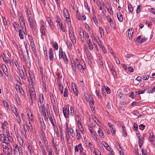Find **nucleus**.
I'll return each instance as SVG.
<instances>
[{
	"label": "nucleus",
	"instance_id": "obj_1",
	"mask_svg": "<svg viewBox=\"0 0 155 155\" xmlns=\"http://www.w3.org/2000/svg\"><path fill=\"white\" fill-rule=\"evenodd\" d=\"M38 107L40 112L43 113V114L44 113L45 116H48L49 115L50 110L48 104H46V107L45 105L44 104L42 105V106L41 107L39 104L38 103Z\"/></svg>",
	"mask_w": 155,
	"mask_h": 155
},
{
	"label": "nucleus",
	"instance_id": "obj_2",
	"mask_svg": "<svg viewBox=\"0 0 155 155\" xmlns=\"http://www.w3.org/2000/svg\"><path fill=\"white\" fill-rule=\"evenodd\" d=\"M76 64H77L76 67L79 70L83 69L84 70L86 68L85 63L84 60L82 59L79 60L76 58L75 60Z\"/></svg>",
	"mask_w": 155,
	"mask_h": 155
},
{
	"label": "nucleus",
	"instance_id": "obj_3",
	"mask_svg": "<svg viewBox=\"0 0 155 155\" xmlns=\"http://www.w3.org/2000/svg\"><path fill=\"white\" fill-rule=\"evenodd\" d=\"M18 15L19 18V20L20 22V25H21L22 29H23V28H25V22H24V18L23 17L22 14L20 12H18Z\"/></svg>",
	"mask_w": 155,
	"mask_h": 155
},
{
	"label": "nucleus",
	"instance_id": "obj_4",
	"mask_svg": "<svg viewBox=\"0 0 155 155\" xmlns=\"http://www.w3.org/2000/svg\"><path fill=\"white\" fill-rule=\"evenodd\" d=\"M31 97V103L32 104V98H33L35 100H36V93L34 88H31L29 91Z\"/></svg>",
	"mask_w": 155,
	"mask_h": 155
},
{
	"label": "nucleus",
	"instance_id": "obj_5",
	"mask_svg": "<svg viewBox=\"0 0 155 155\" xmlns=\"http://www.w3.org/2000/svg\"><path fill=\"white\" fill-rule=\"evenodd\" d=\"M86 57H87V61L88 62V64L91 66L92 65V63L91 60L92 59V58L91 54L89 51H88L86 53Z\"/></svg>",
	"mask_w": 155,
	"mask_h": 155
},
{
	"label": "nucleus",
	"instance_id": "obj_6",
	"mask_svg": "<svg viewBox=\"0 0 155 155\" xmlns=\"http://www.w3.org/2000/svg\"><path fill=\"white\" fill-rule=\"evenodd\" d=\"M46 30V28L45 26V24L44 22H43L41 23L40 30L41 33L43 36L45 35Z\"/></svg>",
	"mask_w": 155,
	"mask_h": 155
},
{
	"label": "nucleus",
	"instance_id": "obj_7",
	"mask_svg": "<svg viewBox=\"0 0 155 155\" xmlns=\"http://www.w3.org/2000/svg\"><path fill=\"white\" fill-rule=\"evenodd\" d=\"M2 147L3 148V152L5 154H6V150L7 148H8H8H9V147L8 144L6 142H3L2 143Z\"/></svg>",
	"mask_w": 155,
	"mask_h": 155
},
{
	"label": "nucleus",
	"instance_id": "obj_8",
	"mask_svg": "<svg viewBox=\"0 0 155 155\" xmlns=\"http://www.w3.org/2000/svg\"><path fill=\"white\" fill-rule=\"evenodd\" d=\"M63 111L65 117L66 118L69 117L70 112L69 109L63 108Z\"/></svg>",
	"mask_w": 155,
	"mask_h": 155
},
{
	"label": "nucleus",
	"instance_id": "obj_9",
	"mask_svg": "<svg viewBox=\"0 0 155 155\" xmlns=\"http://www.w3.org/2000/svg\"><path fill=\"white\" fill-rule=\"evenodd\" d=\"M28 20L29 23V26L32 29V30H34V24L32 18L30 16H28Z\"/></svg>",
	"mask_w": 155,
	"mask_h": 155
},
{
	"label": "nucleus",
	"instance_id": "obj_10",
	"mask_svg": "<svg viewBox=\"0 0 155 155\" xmlns=\"http://www.w3.org/2000/svg\"><path fill=\"white\" fill-rule=\"evenodd\" d=\"M49 118L50 121L53 127L54 130H55L57 128V126L56 123L54 120L53 118L51 116H48Z\"/></svg>",
	"mask_w": 155,
	"mask_h": 155
},
{
	"label": "nucleus",
	"instance_id": "obj_11",
	"mask_svg": "<svg viewBox=\"0 0 155 155\" xmlns=\"http://www.w3.org/2000/svg\"><path fill=\"white\" fill-rule=\"evenodd\" d=\"M48 55L50 60L52 61L53 59V52L52 48L49 49Z\"/></svg>",
	"mask_w": 155,
	"mask_h": 155
},
{
	"label": "nucleus",
	"instance_id": "obj_12",
	"mask_svg": "<svg viewBox=\"0 0 155 155\" xmlns=\"http://www.w3.org/2000/svg\"><path fill=\"white\" fill-rule=\"evenodd\" d=\"M72 90L74 93V95L77 96L78 94V91L77 87L76 85L74 84H72Z\"/></svg>",
	"mask_w": 155,
	"mask_h": 155
},
{
	"label": "nucleus",
	"instance_id": "obj_13",
	"mask_svg": "<svg viewBox=\"0 0 155 155\" xmlns=\"http://www.w3.org/2000/svg\"><path fill=\"white\" fill-rule=\"evenodd\" d=\"M84 96L86 100L88 101H91L93 100L92 97L90 95H89L87 93L84 94Z\"/></svg>",
	"mask_w": 155,
	"mask_h": 155
},
{
	"label": "nucleus",
	"instance_id": "obj_14",
	"mask_svg": "<svg viewBox=\"0 0 155 155\" xmlns=\"http://www.w3.org/2000/svg\"><path fill=\"white\" fill-rule=\"evenodd\" d=\"M63 12L64 16L66 18H67L68 17H70L68 11L66 9L64 8L63 10Z\"/></svg>",
	"mask_w": 155,
	"mask_h": 155
},
{
	"label": "nucleus",
	"instance_id": "obj_15",
	"mask_svg": "<svg viewBox=\"0 0 155 155\" xmlns=\"http://www.w3.org/2000/svg\"><path fill=\"white\" fill-rule=\"evenodd\" d=\"M44 100V97L43 95L42 94H40L39 101H38V104L39 103L40 105V106L41 107L42 106L41 104L43 103Z\"/></svg>",
	"mask_w": 155,
	"mask_h": 155
},
{
	"label": "nucleus",
	"instance_id": "obj_16",
	"mask_svg": "<svg viewBox=\"0 0 155 155\" xmlns=\"http://www.w3.org/2000/svg\"><path fill=\"white\" fill-rule=\"evenodd\" d=\"M117 15L118 19L120 22H122L123 21V18L122 15L120 12H118L117 14Z\"/></svg>",
	"mask_w": 155,
	"mask_h": 155
},
{
	"label": "nucleus",
	"instance_id": "obj_17",
	"mask_svg": "<svg viewBox=\"0 0 155 155\" xmlns=\"http://www.w3.org/2000/svg\"><path fill=\"white\" fill-rule=\"evenodd\" d=\"M76 137L77 140H80L81 139V134L80 133L79 131L78 130H76Z\"/></svg>",
	"mask_w": 155,
	"mask_h": 155
},
{
	"label": "nucleus",
	"instance_id": "obj_18",
	"mask_svg": "<svg viewBox=\"0 0 155 155\" xmlns=\"http://www.w3.org/2000/svg\"><path fill=\"white\" fill-rule=\"evenodd\" d=\"M2 69L4 72L5 74L6 75L8 76V73L7 71V69L6 67V66L5 65H3L2 66Z\"/></svg>",
	"mask_w": 155,
	"mask_h": 155
},
{
	"label": "nucleus",
	"instance_id": "obj_19",
	"mask_svg": "<svg viewBox=\"0 0 155 155\" xmlns=\"http://www.w3.org/2000/svg\"><path fill=\"white\" fill-rule=\"evenodd\" d=\"M97 132L98 133L99 135L102 137V138H104V134L103 132V131L100 128H99Z\"/></svg>",
	"mask_w": 155,
	"mask_h": 155
},
{
	"label": "nucleus",
	"instance_id": "obj_20",
	"mask_svg": "<svg viewBox=\"0 0 155 155\" xmlns=\"http://www.w3.org/2000/svg\"><path fill=\"white\" fill-rule=\"evenodd\" d=\"M30 45L31 47L32 50L33 52L36 51L35 46L34 42H31Z\"/></svg>",
	"mask_w": 155,
	"mask_h": 155
},
{
	"label": "nucleus",
	"instance_id": "obj_21",
	"mask_svg": "<svg viewBox=\"0 0 155 155\" xmlns=\"http://www.w3.org/2000/svg\"><path fill=\"white\" fill-rule=\"evenodd\" d=\"M57 25L61 29L63 32L65 31V29L64 27H63V25L61 22L57 23Z\"/></svg>",
	"mask_w": 155,
	"mask_h": 155
},
{
	"label": "nucleus",
	"instance_id": "obj_22",
	"mask_svg": "<svg viewBox=\"0 0 155 155\" xmlns=\"http://www.w3.org/2000/svg\"><path fill=\"white\" fill-rule=\"evenodd\" d=\"M79 35L81 41H84V32L83 31H81L79 32Z\"/></svg>",
	"mask_w": 155,
	"mask_h": 155
},
{
	"label": "nucleus",
	"instance_id": "obj_23",
	"mask_svg": "<svg viewBox=\"0 0 155 155\" xmlns=\"http://www.w3.org/2000/svg\"><path fill=\"white\" fill-rule=\"evenodd\" d=\"M134 33V30L132 29H129L128 30V36L130 37H131Z\"/></svg>",
	"mask_w": 155,
	"mask_h": 155
},
{
	"label": "nucleus",
	"instance_id": "obj_24",
	"mask_svg": "<svg viewBox=\"0 0 155 155\" xmlns=\"http://www.w3.org/2000/svg\"><path fill=\"white\" fill-rule=\"evenodd\" d=\"M12 110L14 113V114H15L16 117L18 115V113H17V109H16V107L14 106V107H12Z\"/></svg>",
	"mask_w": 155,
	"mask_h": 155
},
{
	"label": "nucleus",
	"instance_id": "obj_25",
	"mask_svg": "<svg viewBox=\"0 0 155 155\" xmlns=\"http://www.w3.org/2000/svg\"><path fill=\"white\" fill-rule=\"evenodd\" d=\"M92 20L94 21L96 25L98 26V22L96 16L94 15H93L92 17Z\"/></svg>",
	"mask_w": 155,
	"mask_h": 155
},
{
	"label": "nucleus",
	"instance_id": "obj_26",
	"mask_svg": "<svg viewBox=\"0 0 155 155\" xmlns=\"http://www.w3.org/2000/svg\"><path fill=\"white\" fill-rule=\"evenodd\" d=\"M150 136L149 137L150 140L151 142L152 143L154 142L153 139L154 137L153 135V134L152 133H150Z\"/></svg>",
	"mask_w": 155,
	"mask_h": 155
},
{
	"label": "nucleus",
	"instance_id": "obj_27",
	"mask_svg": "<svg viewBox=\"0 0 155 155\" xmlns=\"http://www.w3.org/2000/svg\"><path fill=\"white\" fill-rule=\"evenodd\" d=\"M12 153V150L11 147L9 146V147L8 149V153L7 155H11Z\"/></svg>",
	"mask_w": 155,
	"mask_h": 155
},
{
	"label": "nucleus",
	"instance_id": "obj_28",
	"mask_svg": "<svg viewBox=\"0 0 155 155\" xmlns=\"http://www.w3.org/2000/svg\"><path fill=\"white\" fill-rule=\"evenodd\" d=\"M14 149H13L14 153L16 154L18 153V151L17 150V148H18V146L17 144H14L13 145Z\"/></svg>",
	"mask_w": 155,
	"mask_h": 155
},
{
	"label": "nucleus",
	"instance_id": "obj_29",
	"mask_svg": "<svg viewBox=\"0 0 155 155\" xmlns=\"http://www.w3.org/2000/svg\"><path fill=\"white\" fill-rule=\"evenodd\" d=\"M71 134L72 136V137H74L75 136V134L74 132V131L73 130L72 128H70L69 129Z\"/></svg>",
	"mask_w": 155,
	"mask_h": 155
},
{
	"label": "nucleus",
	"instance_id": "obj_30",
	"mask_svg": "<svg viewBox=\"0 0 155 155\" xmlns=\"http://www.w3.org/2000/svg\"><path fill=\"white\" fill-rule=\"evenodd\" d=\"M95 94L98 98L101 99L102 98V96L101 94L97 90H95Z\"/></svg>",
	"mask_w": 155,
	"mask_h": 155
},
{
	"label": "nucleus",
	"instance_id": "obj_31",
	"mask_svg": "<svg viewBox=\"0 0 155 155\" xmlns=\"http://www.w3.org/2000/svg\"><path fill=\"white\" fill-rule=\"evenodd\" d=\"M62 58L63 59L64 61L66 64H68V58H67V56L65 53H64V56Z\"/></svg>",
	"mask_w": 155,
	"mask_h": 155
},
{
	"label": "nucleus",
	"instance_id": "obj_32",
	"mask_svg": "<svg viewBox=\"0 0 155 155\" xmlns=\"http://www.w3.org/2000/svg\"><path fill=\"white\" fill-rule=\"evenodd\" d=\"M71 65L74 71V72H75L76 70L75 64V63H74V62H73V63L72 62Z\"/></svg>",
	"mask_w": 155,
	"mask_h": 155
},
{
	"label": "nucleus",
	"instance_id": "obj_33",
	"mask_svg": "<svg viewBox=\"0 0 155 155\" xmlns=\"http://www.w3.org/2000/svg\"><path fill=\"white\" fill-rule=\"evenodd\" d=\"M27 115L28 117V118H29L31 120V121H32L33 120V118L32 117V114L31 113V112H28V113L27 114Z\"/></svg>",
	"mask_w": 155,
	"mask_h": 155
},
{
	"label": "nucleus",
	"instance_id": "obj_34",
	"mask_svg": "<svg viewBox=\"0 0 155 155\" xmlns=\"http://www.w3.org/2000/svg\"><path fill=\"white\" fill-rule=\"evenodd\" d=\"M8 124L7 122L6 121H5L3 123V124L2 126V128L3 129H5V127H7Z\"/></svg>",
	"mask_w": 155,
	"mask_h": 155
},
{
	"label": "nucleus",
	"instance_id": "obj_35",
	"mask_svg": "<svg viewBox=\"0 0 155 155\" xmlns=\"http://www.w3.org/2000/svg\"><path fill=\"white\" fill-rule=\"evenodd\" d=\"M19 36L20 37V38L21 39H23L24 38V36L23 35V34L22 33V31L20 29L19 30Z\"/></svg>",
	"mask_w": 155,
	"mask_h": 155
},
{
	"label": "nucleus",
	"instance_id": "obj_36",
	"mask_svg": "<svg viewBox=\"0 0 155 155\" xmlns=\"http://www.w3.org/2000/svg\"><path fill=\"white\" fill-rule=\"evenodd\" d=\"M104 88L107 94H109L110 93L111 91L109 87L107 86H104Z\"/></svg>",
	"mask_w": 155,
	"mask_h": 155
},
{
	"label": "nucleus",
	"instance_id": "obj_37",
	"mask_svg": "<svg viewBox=\"0 0 155 155\" xmlns=\"http://www.w3.org/2000/svg\"><path fill=\"white\" fill-rule=\"evenodd\" d=\"M115 127L114 125L110 127V129L111 130L113 134H115V133L116 130L114 129Z\"/></svg>",
	"mask_w": 155,
	"mask_h": 155
},
{
	"label": "nucleus",
	"instance_id": "obj_38",
	"mask_svg": "<svg viewBox=\"0 0 155 155\" xmlns=\"http://www.w3.org/2000/svg\"><path fill=\"white\" fill-rule=\"evenodd\" d=\"M128 6L129 11L130 13H132L133 12V9L132 8V5L130 4H129L128 5Z\"/></svg>",
	"mask_w": 155,
	"mask_h": 155
},
{
	"label": "nucleus",
	"instance_id": "obj_39",
	"mask_svg": "<svg viewBox=\"0 0 155 155\" xmlns=\"http://www.w3.org/2000/svg\"><path fill=\"white\" fill-rule=\"evenodd\" d=\"M84 6L85 8L87 9L89 12H90V8L88 7V5L87 2H85L84 3Z\"/></svg>",
	"mask_w": 155,
	"mask_h": 155
},
{
	"label": "nucleus",
	"instance_id": "obj_40",
	"mask_svg": "<svg viewBox=\"0 0 155 155\" xmlns=\"http://www.w3.org/2000/svg\"><path fill=\"white\" fill-rule=\"evenodd\" d=\"M68 90L67 88H66L64 89V97H67L68 96Z\"/></svg>",
	"mask_w": 155,
	"mask_h": 155
},
{
	"label": "nucleus",
	"instance_id": "obj_41",
	"mask_svg": "<svg viewBox=\"0 0 155 155\" xmlns=\"http://www.w3.org/2000/svg\"><path fill=\"white\" fill-rule=\"evenodd\" d=\"M142 8V6L141 5H139L138 6L137 10V13H139L140 12Z\"/></svg>",
	"mask_w": 155,
	"mask_h": 155
},
{
	"label": "nucleus",
	"instance_id": "obj_42",
	"mask_svg": "<svg viewBox=\"0 0 155 155\" xmlns=\"http://www.w3.org/2000/svg\"><path fill=\"white\" fill-rule=\"evenodd\" d=\"M15 88H16V90L18 91H20L21 93V94H22V93L21 92V90H20V88L18 84H16V85Z\"/></svg>",
	"mask_w": 155,
	"mask_h": 155
},
{
	"label": "nucleus",
	"instance_id": "obj_43",
	"mask_svg": "<svg viewBox=\"0 0 155 155\" xmlns=\"http://www.w3.org/2000/svg\"><path fill=\"white\" fill-rule=\"evenodd\" d=\"M56 18L57 20L56 21L57 23L61 22V20L59 16H57L56 17Z\"/></svg>",
	"mask_w": 155,
	"mask_h": 155
},
{
	"label": "nucleus",
	"instance_id": "obj_44",
	"mask_svg": "<svg viewBox=\"0 0 155 155\" xmlns=\"http://www.w3.org/2000/svg\"><path fill=\"white\" fill-rule=\"evenodd\" d=\"M99 29L101 36H102V35H104V30L102 28L100 27H99Z\"/></svg>",
	"mask_w": 155,
	"mask_h": 155
},
{
	"label": "nucleus",
	"instance_id": "obj_45",
	"mask_svg": "<svg viewBox=\"0 0 155 155\" xmlns=\"http://www.w3.org/2000/svg\"><path fill=\"white\" fill-rule=\"evenodd\" d=\"M53 46L55 50H57L58 48V46L57 43L55 42L53 43Z\"/></svg>",
	"mask_w": 155,
	"mask_h": 155
},
{
	"label": "nucleus",
	"instance_id": "obj_46",
	"mask_svg": "<svg viewBox=\"0 0 155 155\" xmlns=\"http://www.w3.org/2000/svg\"><path fill=\"white\" fill-rule=\"evenodd\" d=\"M28 73L30 79L32 80L33 78V75L32 74V73L31 71L30 70H29L28 71Z\"/></svg>",
	"mask_w": 155,
	"mask_h": 155
},
{
	"label": "nucleus",
	"instance_id": "obj_47",
	"mask_svg": "<svg viewBox=\"0 0 155 155\" xmlns=\"http://www.w3.org/2000/svg\"><path fill=\"white\" fill-rule=\"evenodd\" d=\"M107 10L108 12L110 14L113 15V11L111 7H110V8H107Z\"/></svg>",
	"mask_w": 155,
	"mask_h": 155
},
{
	"label": "nucleus",
	"instance_id": "obj_48",
	"mask_svg": "<svg viewBox=\"0 0 155 155\" xmlns=\"http://www.w3.org/2000/svg\"><path fill=\"white\" fill-rule=\"evenodd\" d=\"M18 151L19 152V154H21V155L22 154V148L21 147H19L18 148Z\"/></svg>",
	"mask_w": 155,
	"mask_h": 155
},
{
	"label": "nucleus",
	"instance_id": "obj_49",
	"mask_svg": "<svg viewBox=\"0 0 155 155\" xmlns=\"http://www.w3.org/2000/svg\"><path fill=\"white\" fill-rule=\"evenodd\" d=\"M28 128L31 131H32L33 128H32V125H31V124L30 123V122H29V124L28 125Z\"/></svg>",
	"mask_w": 155,
	"mask_h": 155
},
{
	"label": "nucleus",
	"instance_id": "obj_50",
	"mask_svg": "<svg viewBox=\"0 0 155 155\" xmlns=\"http://www.w3.org/2000/svg\"><path fill=\"white\" fill-rule=\"evenodd\" d=\"M71 41L72 42L74 43L75 44L76 42V40L74 36V37H73L72 38H70Z\"/></svg>",
	"mask_w": 155,
	"mask_h": 155
},
{
	"label": "nucleus",
	"instance_id": "obj_51",
	"mask_svg": "<svg viewBox=\"0 0 155 155\" xmlns=\"http://www.w3.org/2000/svg\"><path fill=\"white\" fill-rule=\"evenodd\" d=\"M97 42L98 44L100 46V48H101L102 49H103L104 47H102L100 41L99 39L98 40H97Z\"/></svg>",
	"mask_w": 155,
	"mask_h": 155
},
{
	"label": "nucleus",
	"instance_id": "obj_52",
	"mask_svg": "<svg viewBox=\"0 0 155 155\" xmlns=\"http://www.w3.org/2000/svg\"><path fill=\"white\" fill-rule=\"evenodd\" d=\"M95 155H101V153L100 152L97 150L95 151Z\"/></svg>",
	"mask_w": 155,
	"mask_h": 155
},
{
	"label": "nucleus",
	"instance_id": "obj_53",
	"mask_svg": "<svg viewBox=\"0 0 155 155\" xmlns=\"http://www.w3.org/2000/svg\"><path fill=\"white\" fill-rule=\"evenodd\" d=\"M145 127V125H143V124H141L139 126V129L141 130H143Z\"/></svg>",
	"mask_w": 155,
	"mask_h": 155
},
{
	"label": "nucleus",
	"instance_id": "obj_54",
	"mask_svg": "<svg viewBox=\"0 0 155 155\" xmlns=\"http://www.w3.org/2000/svg\"><path fill=\"white\" fill-rule=\"evenodd\" d=\"M45 147L47 152L52 150V149L48 145L47 146Z\"/></svg>",
	"mask_w": 155,
	"mask_h": 155
},
{
	"label": "nucleus",
	"instance_id": "obj_55",
	"mask_svg": "<svg viewBox=\"0 0 155 155\" xmlns=\"http://www.w3.org/2000/svg\"><path fill=\"white\" fill-rule=\"evenodd\" d=\"M89 102V104L91 108H93V105H94V101L91 100Z\"/></svg>",
	"mask_w": 155,
	"mask_h": 155
},
{
	"label": "nucleus",
	"instance_id": "obj_56",
	"mask_svg": "<svg viewBox=\"0 0 155 155\" xmlns=\"http://www.w3.org/2000/svg\"><path fill=\"white\" fill-rule=\"evenodd\" d=\"M93 119L94 121L96 123H97V122H99V120L97 119V118L95 117L94 116L93 117Z\"/></svg>",
	"mask_w": 155,
	"mask_h": 155
},
{
	"label": "nucleus",
	"instance_id": "obj_57",
	"mask_svg": "<svg viewBox=\"0 0 155 155\" xmlns=\"http://www.w3.org/2000/svg\"><path fill=\"white\" fill-rule=\"evenodd\" d=\"M89 129L90 132L92 134H94V130L93 129V128L91 126H89Z\"/></svg>",
	"mask_w": 155,
	"mask_h": 155
},
{
	"label": "nucleus",
	"instance_id": "obj_58",
	"mask_svg": "<svg viewBox=\"0 0 155 155\" xmlns=\"http://www.w3.org/2000/svg\"><path fill=\"white\" fill-rule=\"evenodd\" d=\"M84 24L85 26L86 29L89 31H90V27H89L88 25L86 23H85Z\"/></svg>",
	"mask_w": 155,
	"mask_h": 155
},
{
	"label": "nucleus",
	"instance_id": "obj_59",
	"mask_svg": "<svg viewBox=\"0 0 155 155\" xmlns=\"http://www.w3.org/2000/svg\"><path fill=\"white\" fill-rule=\"evenodd\" d=\"M16 79L17 80V81L18 83L20 84V85H22V83L21 81V80L18 76L17 77V78H16Z\"/></svg>",
	"mask_w": 155,
	"mask_h": 155
},
{
	"label": "nucleus",
	"instance_id": "obj_60",
	"mask_svg": "<svg viewBox=\"0 0 155 155\" xmlns=\"http://www.w3.org/2000/svg\"><path fill=\"white\" fill-rule=\"evenodd\" d=\"M155 92V86L153 87L152 90L150 91H149V93H153Z\"/></svg>",
	"mask_w": 155,
	"mask_h": 155
},
{
	"label": "nucleus",
	"instance_id": "obj_61",
	"mask_svg": "<svg viewBox=\"0 0 155 155\" xmlns=\"http://www.w3.org/2000/svg\"><path fill=\"white\" fill-rule=\"evenodd\" d=\"M102 143V144L103 145L104 147H105L106 148L107 147V146H109L108 144L104 141H103Z\"/></svg>",
	"mask_w": 155,
	"mask_h": 155
},
{
	"label": "nucleus",
	"instance_id": "obj_62",
	"mask_svg": "<svg viewBox=\"0 0 155 155\" xmlns=\"http://www.w3.org/2000/svg\"><path fill=\"white\" fill-rule=\"evenodd\" d=\"M69 36L70 38H72L74 36L73 33L72 31H70Z\"/></svg>",
	"mask_w": 155,
	"mask_h": 155
},
{
	"label": "nucleus",
	"instance_id": "obj_63",
	"mask_svg": "<svg viewBox=\"0 0 155 155\" xmlns=\"http://www.w3.org/2000/svg\"><path fill=\"white\" fill-rule=\"evenodd\" d=\"M143 137H141L140 139H139L138 143H143Z\"/></svg>",
	"mask_w": 155,
	"mask_h": 155
},
{
	"label": "nucleus",
	"instance_id": "obj_64",
	"mask_svg": "<svg viewBox=\"0 0 155 155\" xmlns=\"http://www.w3.org/2000/svg\"><path fill=\"white\" fill-rule=\"evenodd\" d=\"M149 78V77L148 75H146L143 76V79L144 80H147Z\"/></svg>",
	"mask_w": 155,
	"mask_h": 155
}]
</instances>
